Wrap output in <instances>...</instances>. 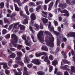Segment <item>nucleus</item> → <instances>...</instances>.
<instances>
[{
    "mask_svg": "<svg viewBox=\"0 0 75 75\" xmlns=\"http://www.w3.org/2000/svg\"><path fill=\"white\" fill-rule=\"evenodd\" d=\"M49 58L50 59V60H51V61H52V60L54 59V57H53V56H52V55H50L49 57Z\"/></svg>",
    "mask_w": 75,
    "mask_h": 75,
    "instance_id": "50",
    "label": "nucleus"
},
{
    "mask_svg": "<svg viewBox=\"0 0 75 75\" xmlns=\"http://www.w3.org/2000/svg\"><path fill=\"white\" fill-rule=\"evenodd\" d=\"M20 15V16H23V17H25V16H24V14H23V12L21 11L20 13H19Z\"/></svg>",
    "mask_w": 75,
    "mask_h": 75,
    "instance_id": "49",
    "label": "nucleus"
},
{
    "mask_svg": "<svg viewBox=\"0 0 75 75\" xmlns=\"http://www.w3.org/2000/svg\"><path fill=\"white\" fill-rule=\"evenodd\" d=\"M4 21L5 23H7V24H10V22L9 21L8 19L6 18H4Z\"/></svg>",
    "mask_w": 75,
    "mask_h": 75,
    "instance_id": "26",
    "label": "nucleus"
},
{
    "mask_svg": "<svg viewBox=\"0 0 75 75\" xmlns=\"http://www.w3.org/2000/svg\"><path fill=\"white\" fill-rule=\"evenodd\" d=\"M23 46L22 45H18V46L17 47V48L18 50H20V49H21V48H23Z\"/></svg>",
    "mask_w": 75,
    "mask_h": 75,
    "instance_id": "41",
    "label": "nucleus"
},
{
    "mask_svg": "<svg viewBox=\"0 0 75 75\" xmlns=\"http://www.w3.org/2000/svg\"><path fill=\"white\" fill-rule=\"evenodd\" d=\"M29 10L30 13H33L34 12V9L32 8H30Z\"/></svg>",
    "mask_w": 75,
    "mask_h": 75,
    "instance_id": "52",
    "label": "nucleus"
},
{
    "mask_svg": "<svg viewBox=\"0 0 75 75\" xmlns=\"http://www.w3.org/2000/svg\"><path fill=\"white\" fill-rule=\"evenodd\" d=\"M17 63L18 64L20 65H21V66H23V65H24V63H23V62L21 61V60L18 62Z\"/></svg>",
    "mask_w": 75,
    "mask_h": 75,
    "instance_id": "32",
    "label": "nucleus"
},
{
    "mask_svg": "<svg viewBox=\"0 0 75 75\" xmlns=\"http://www.w3.org/2000/svg\"><path fill=\"white\" fill-rule=\"evenodd\" d=\"M71 71L72 72H75V67H74V66H71Z\"/></svg>",
    "mask_w": 75,
    "mask_h": 75,
    "instance_id": "34",
    "label": "nucleus"
},
{
    "mask_svg": "<svg viewBox=\"0 0 75 75\" xmlns=\"http://www.w3.org/2000/svg\"><path fill=\"white\" fill-rule=\"evenodd\" d=\"M13 3H17L19 6H21L23 4H24L28 0H24L23 2H21L20 0H12Z\"/></svg>",
    "mask_w": 75,
    "mask_h": 75,
    "instance_id": "5",
    "label": "nucleus"
},
{
    "mask_svg": "<svg viewBox=\"0 0 75 75\" xmlns=\"http://www.w3.org/2000/svg\"><path fill=\"white\" fill-rule=\"evenodd\" d=\"M31 62L36 65H40L41 64V61L38 59H35L33 60Z\"/></svg>",
    "mask_w": 75,
    "mask_h": 75,
    "instance_id": "7",
    "label": "nucleus"
},
{
    "mask_svg": "<svg viewBox=\"0 0 75 75\" xmlns=\"http://www.w3.org/2000/svg\"><path fill=\"white\" fill-rule=\"evenodd\" d=\"M64 75H69V74L67 71H65L64 72Z\"/></svg>",
    "mask_w": 75,
    "mask_h": 75,
    "instance_id": "64",
    "label": "nucleus"
},
{
    "mask_svg": "<svg viewBox=\"0 0 75 75\" xmlns=\"http://www.w3.org/2000/svg\"><path fill=\"white\" fill-rule=\"evenodd\" d=\"M61 42V40L59 38H58L57 39V46H60V43Z\"/></svg>",
    "mask_w": 75,
    "mask_h": 75,
    "instance_id": "27",
    "label": "nucleus"
},
{
    "mask_svg": "<svg viewBox=\"0 0 75 75\" xmlns=\"http://www.w3.org/2000/svg\"><path fill=\"white\" fill-rule=\"evenodd\" d=\"M41 49L42 50H44V51H48V48L45 46H43Z\"/></svg>",
    "mask_w": 75,
    "mask_h": 75,
    "instance_id": "25",
    "label": "nucleus"
},
{
    "mask_svg": "<svg viewBox=\"0 0 75 75\" xmlns=\"http://www.w3.org/2000/svg\"><path fill=\"white\" fill-rule=\"evenodd\" d=\"M67 62H68V61H67V60L63 59L62 61L61 65H63L64 63L67 64Z\"/></svg>",
    "mask_w": 75,
    "mask_h": 75,
    "instance_id": "28",
    "label": "nucleus"
},
{
    "mask_svg": "<svg viewBox=\"0 0 75 75\" xmlns=\"http://www.w3.org/2000/svg\"><path fill=\"white\" fill-rule=\"evenodd\" d=\"M45 34L47 35H48L49 37V38H47V37H45V42L47 43V45L51 48H53L54 46V43H53L54 41V38L53 37V36L51 33L47 31H45Z\"/></svg>",
    "mask_w": 75,
    "mask_h": 75,
    "instance_id": "1",
    "label": "nucleus"
},
{
    "mask_svg": "<svg viewBox=\"0 0 75 75\" xmlns=\"http://www.w3.org/2000/svg\"><path fill=\"white\" fill-rule=\"evenodd\" d=\"M24 71L25 72H23V75H28V71H27L28 69H27V67H25L24 68Z\"/></svg>",
    "mask_w": 75,
    "mask_h": 75,
    "instance_id": "20",
    "label": "nucleus"
},
{
    "mask_svg": "<svg viewBox=\"0 0 75 75\" xmlns=\"http://www.w3.org/2000/svg\"><path fill=\"white\" fill-rule=\"evenodd\" d=\"M19 24H20V22H18L10 25L8 28V30H11L13 27V26H14V28H15V29H18V27H17V25H19Z\"/></svg>",
    "mask_w": 75,
    "mask_h": 75,
    "instance_id": "4",
    "label": "nucleus"
},
{
    "mask_svg": "<svg viewBox=\"0 0 75 75\" xmlns=\"http://www.w3.org/2000/svg\"><path fill=\"white\" fill-rule=\"evenodd\" d=\"M28 6L27 5L25 6V7H24V9H25V10L26 11H28Z\"/></svg>",
    "mask_w": 75,
    "mask_h": 75,
    "instance_id": "58",
    "label": "nucleus"
},
{
    "mask_svg": "<svg viewBox=\"0 0 75 75\" xmlns=\"http://www.w3.org/2000/svg\"><path fill=\"white\" fill-rule=\"evenodd\" d=\"M61 13H66L64 14H63L64 16H66L67 17V16H69V13L68 12V11L66 10H64L63 11L61 12Z\"/></svg>",
    "mask_w": 75,
    "mask_h": 75,
    "instance_id": "15",
    "label": "nucleus"
},
{
    "mask_svg": "<svg viewBox=\"0 0 75 75\" xmlns=\"http://www.w3.org/2000/svg\"><path fill=\"white\" fill-rule=\"evenodd\" d=\"M40 27V26H39V25L37 24H35V27L36 29H35V30H37L38 28H39V27Z\"/></svg>",
    "mask_w": 75,
    "mask_h": 75,
    "instance_id": "39",
    "label": "nucleus"
},
{
    "mask_svg": "<svg viewBox=\"0 0 75 75\" xmlns=\"http://www.w3.org/2000/svg\"><path fill=\"white\" fill-rule=\"evenodd\" d=\"M39 8H40V9H41V10H43V6H42V5H40L38 7Z\"/></svg>",
    "mask_w": 75,
    "mask_h": 75,
    "instance_id": "60",
    "label": "nucleus"
},
{
    "mask_svg": "<svg viewBox=\"0 0 75 75\" xmlns=\"http://www.w3.org/2000/svg\"><path fill=\"white\" fill-rule=\"evenodd\" d=\"M41 19L43 23L44 24V25H45V24H47L48 23V19L46 18H44L42 17L41 18Z\"/></svg>",
    "mask_w": 75,
    "mask_h": 75,
    "instance_id": "16",
    "label": "nucleus"
},
{
    "mask_svg": "<svg viewBox=\"0 0 75 75\" xmlns=\"http://www.w3.org/2000/svg\"><path fill=\"white\" fill-rule=\"evenodd\" d=\"M41 59H44V60L45 62H47V64H50V62L48 60V56H42L41 57Z\"/></svg>",
    "mask_w": 75,
    "mask_h": 75,
    "instance_id": "9",
    "label": "nucleus"
},
{
    "mask_svg": "<svg viewBox=\"0 0 75 75\" xmlns=\"http://www.w3.org/2000/svg\"><path fill=\"white\" fill-rule=\"evenodd\" d=\"M50 1V0H45V4H47V3H49Z\"/></svg>",
    "mask_w": 75,
    "mask_h": 75,
    "instance_id": "59",
    "label": "nucleus"
},
{
    "mask_svg": "<svg viewBox=\"0 0 75 75\" xmlns=\"http://www.w3.org/2000/svg\"><path fill=\"white\" fill-rule=\"evenodd\" d=\"M59 2V0H57L56 1V2L55 4L54 5L55 7H57V5L58 4V3Z\"/></svg>",
    "mask_w": 75,
    "mask_h": 75,
    "instance_id": "54",
    "label": "nucleus"
},
{
    "mask_svg": "<svg viewBox=\"0 0 75 75\" xmlns=\"http://www.w3.org/2000/svg\"><path fill=\"white\" fill-rule=\"evenodd\" d=\"M50 31L53 32L56 35H59V33L56 31H54V27L52 26V27L50 28Z\"/></svg>",
    "mask_w": 75,
    "mask_h": 75,
    "instance_id": "12",
    "label": "nucleus"
},
{
    "mask_svg": "<svg viewBox=\"0 0 75 75\" xmlns=\"http://www.w3.org/2000/svg\"><path fill=\"white\" fill-rule=\"evenodd\" d=\"M43 8L45 10H46L47 8V6L46 5H44L43 6Z\"/></svg>",
    "mask_w": 75,
    "mask_h": 75,
    "instance_id": "56",
    "label": "nucleus"
},
{
    "mask_svg": "<svg viewBox=\"0 0 75 75\" xmlns=\"http://www.w3.org/2000/svg\"><path fill=\"white\" fill-rule=\"evenodd\" d=\"M35 56H36V57H40L41 56V53H40L38 54V53L36 52L35 53Z\"/></svg>",
    "mask_w": 75,
    "mask_h": 75,
    "instance_id": "51",
    "label": "nucleus"
},
{
    "mask_svg": "<svg viewBox=\"0 0 75 75\" xmlns=\"http://www.w3.org/2000/svg\"><path fill=\"white\" fill-rule=\"evenodd\" d=\"M49 71L50 72H51L52 71V70L53 69V67L51 65H50L49 67Z\"/></svg>",
    "mask_w": 75,
    "mask_h": 75,
    "instance_id": "37",
    "label": "nucleus"
},
{
    "mask_svg": "<svg viewBox=\"0 0 75 75\" xmlns=\"http://www.w3.org/2000/svg\"><path fill=\"white\" fill-rule=\"evenodd\" d=\"M13 63V61L11 60H10L8 62V65L9 67H11V64Z\"/></svg>",
    "mask_w": 75,
    "mask_h": 75,
    "instance_id": "36",
    "label": "nucleus"
},
{
    "mask_svg": "<svg viewBox=\"0 0 75 75\" xmlns=\"http://www.w3.org/2000/svg\"><path fill=\"white\" fill-rule=\"evenodd\" d=\"M22 37L23 40H25V44L26 45H28V46H29V47H30L31 46V44L30 43H27V40H26V37H27V35H23Z\"/></svg>",
    "mask_w": 75,
    "mask_h": 75,
    "instance_id": "8",
    "label": "nucleus"
},
{
    "mask_svg": "<svg viewBox=\"0 0 75 75\" xmlns=\"http://www.w3.org/2000/svg\"><path fill=\"white\" fill-rule=\"evenodd\" d=\"M67 3L70 5H72L73 3L75 4V0H73L72 2L71 0H66Z\"/></svg>",
    "mask_w": 75,
    "mask_h": 75,
    "instance_id": "14",
    "label": "nucleus"
},
{
    "mask_svg": "<svg viewBox=\"0 0 75 75\" xmlns=\"http://www.w3.org/2000/svg\"><path fill=\"white\" fill-rule=\"evenodd\" d=\"M15 75H21V72H19L18 73L16 72V73H15Z\"/></svg>",
    "mask_w": 75,
    "mask_h": 75,
    "instance_id": "63",
    "label": "nucleus"
},
{
    "mask_svg": "<svg viewBox=\"0 0 75 75\" xmlns=\"http://www.w3.org/2000/svg\"><path fill=\"white\" fill-rule=\"evenodd\" d=\"M15 8V11H18L19 10H21V8H19L18 7Z\"/></svg>",
    "mask_w": 75,
    "mask_h": 75,
    "instance_id": "55",
    "label": "nucleus"
},
{
    "mask_svg": "<svg viewBox=\"0 0 75 75\" xmlns=\"http://www.w3.org/2000/svg\"><path fill=\"white\" fill-rule=\"evenodd\" d=\"M61 69H64L66 71H69L70 69H69V66L68 65H65L64 66H61L60 67Z\"/></svg>",
    "mask_w": 75,
    "mask_h": 75,
    "instance_id": "10",
    "label": "nucleus"
},
{
    "mask_svg": "<svg viewBox=\"0 0 75 75\" xmlns=\"http://www.w3.org/2000/svg\"><path fill=\"white\" fill-rule=\"evenodd\" d=\"M7 30L5 29H4L2 30V33L3 34H5L7 33Z\"/></svg>",
    "mask_w": 75,
    "mask_h": 75,
    "instance_id": "47",
    "label": "nucleus"
},
{
    "mask_svg": "<svg viewBox=\"0 0 75 75\" xmlns=\"http://www.w3.org/2000/svg\"><path fill=\"white\" fill-rule=\"evenodd\" d=\"M10 49L11 51H16L15 48L13 47L10 48Z\"/></svg>",
    "mask_w": 75,
    "mask_h": 75,
    "instance_id": "61",
    "label": "nucleus"
},
{
    "mask_svg": "<svg viewBox=\"0 0 75 75\" xmlns=\"http://www.w3.org/2000/svg\"><path fill=\"white\" fill-rule=\"evenodd\" d=\"M59 7H62V8H64L63 7H65V5L60 4L59 5Z\"/></svg>",
    "mask_w": 75,
    "mask_h": 75,
    "instance_id": "43",
    "label": "nucleus"
},
{
    "mask_svg": "<svg viewBox=\"0 0 75 75\" xmlns=\"http://www.w3.org/2000/svg\"><path fill=\"white\" fill-rule=\"evenodd\" d=\"M45 73L42 71H39L38 72L37 74L39 75H44Z\"/></svg>",
    "mask_w": 75,
    "mask_h": 75,
    "instance_id": "35",
    "label": "nucleus"
},
{
    "mask_svg": "<svg viewBox=\"0 0 75 75\" xmlns=\"http://www.w3.org/2000/svg\"><path fill=\"white\" fill-rule=\"evenodd\" d=\"M15 41H12L11 43V44L13 45L14 47H15V48H17L18 46V45L16 43V42H16Z\"/></svg>",
    "mask_w": 75,
    "mask_h": 75,
    "instance_id": "21",
    "label": "nucleus"
},
{
    "mask_svg": "<svg viewBox=\"0 0 75 75\" xmlns=\"http://www.w3.org/2000/svg\"><path fill=\"white\" fill-rule=\"evenodd\" d=\"M62 72H58L57 74V75H63Z\"/></svg>",
    "mask_w": 75,
    "mask_h": 75,
    "instance_id": "62",
    "label": "nucleus"
},
{
    "mask_svg": "<svg viewBox=\"0 0 75 75\" xmlns=\"http://www.w3.org/2000/svg\"><path fill=\"white\" fill-rule=\"evenodd\" d=\"M16 61H17L18 62H19L20 61H21V58L20 57H16L15 58Z\"/></svg>",
    "mask_w": 75,
    "mask_h": 75,
    "instance_id": "42",
    "label": "nucleus"
},
{
    "mask_svg": "<svg viewBox=\"0 0 75 75\" xmlns=\"http://www.w3.org/2000/svg\"><path fill=\"white\" fill-rule=\"evenodd\" d=\"M41 13L42 16V17H45V18H47V17L48 12L42 11H41Z\"/></svg>",
    "mask_w": 75,
    "mask_h": 75,
    "instance_id": "13",
    "label": "nucleus"
},
{
    "mask_svg": "<svg viewBox=\"0 0 75 75\" xmlns=\"http://www.w3.org/2000/svg\"><path fill=\"white\" fill-rule=\"evenodd\" d=\"M10 34H8L5 36V38H6L7 39L10 38Z\"/></svg>",
    "mask_w": 75,
    "mask_h": 75,
    "instance_id": "48",
    "label": "nucleus"
},
{
    "mask_svg": "<svg viewBox=\"0 0 75 75\" xmlns=\"http://www.w3.org/2000/svg\"><path fill=\"white\" fill-rule=\"evenodd\" d=\"M42 1H36V5H37V6H38V5H39V4H42Z\"/></svg>",
    "mask_w": 75,
    "mask_h": 75,
    "instance_id": "46",
    "label": "nucleus"
},
{
    "mask_svg": "<svg viewBox=\"0 0 75 75\" xmlns=\"http://www.w3.org/2000/svg\"><path fill=\"white\" fill-rule=\"evenodd\" d=\"M27 67L28 68H31L33 67V64H28Z\"/></svg>",
    "mask_w": 75,
    "mask_h": 75,
    "instance_id": "53",
    "label": "nucleus"
},
{
    "mask_svg": "<svg viewBox=\"0 0 75 75\" xmlns=\"http://www.w3.org/2000/svg\"><path fill=\"white\" fill-rule=\"evenodd\" d=\"M62 54L64 56V58H65V59L67 58V55H66V54H65V52H64V51H62Z\"/></svg>",
    "mask_w": 75,
    "mask_h": 75,
    "instance_id": "30",
    "label": "nucleus"
},
{
    "mask_svg": "<svg viewBox=\"0 0 75 75\" xmlns=\"http://www.w3.org/2000/svg\"><path fill=\"white\" fill-rule=\"evenodd\" d=\"M0 6L1 8H3L4 6V4L3 2H1L0 4Z\"/></svg>",
    "mask_w": 75,
    "mask_h": 75,
    "instance_id": "40",
    "label": "nucleus"
},
{
    "mask_svg": "<svg viewBox=\"0 0 75 75\" xmlns=\"http://www.w3.org/2000/svg\"><path fill=\"white\" fill-rule=\"evenodd\" d=\"M71 55H74V56L72 57V58L73 59V61L75 62V52H74V50H71Z\"/></svg>",
    "mask_w": 75,
    "mask_h": 75,
    "instance_id": "22",
    "label": "nucleus"
},
{
    "mask_svg": "<svg viewBox=\"0 0 75 75\" xmlns=\"http://www.w3.org/2000/svg\"><path fill=\"white\" fill-rule=\"evenodd\" d=\"M7 64L6 63H3V62H0V65H3L4 66L3 68L4 69H6L7 68Z\"/></svg>",
    "mask_w": 75,
    "mask_h": 75,
    "instance_id": "18",
    "label": "nucleus"
},
{
    "mask_svg": "<svg viewBox=\"0 0 75 75\" xmlns=\"http://www.w3.org/2000/svg\"><path fill=\"white\" fill-rule=\"evenodd\" d=\"M30 17L31 18V22L30 24L29 29L32 33H35V31L33 30V28H32L31 25H34V21H32V20H35V19L36 18V16H35V14L34 13H32L30 15Z\"/></svg>",
    "mask_w": 75,
    "mask_h": 75,
    "instance_id": "2",
    "label": "nucleus"
},
{
    "mask_svg": "<svg viewBox=\"0 0 75 75\" xmlns=\"http://www.w3.org/2000/svg\"><path fill=\"white\" fill-rule=\"evenodd\" d=\"M23 24H28V19L26 18L24 20L23 22Z\"/></svg>",
    "mask_w": 75,
    "mask_h": 75,
    "instance_id": "31",
    "label": "nucleus"
},
{
    "mask_svg": "<svg viewBox=\"0 0 75 75\" xmlns=\"http://www.w3.org/2000/svg\"><path fill=\"white\" fill-rule=\"evenodd\" d=\"M52 64L54 67H55V65L58 64V62H57V60H54L52 62Z\"/></svg>",
    "mask_w": 75,
    "mask_h": 75,
    "instance_id": "24",
    "label": "nucleus"
},
{
    "mask_svg": "<svg viewBox=\"0 0 75 75\" xmlns=\"http://www.w3.org/2000/svg\"><path fill=\"white\" fill-rule=\"evenodd\" d=\"M41 55H45V56H43V57H45V56H47V54L46 52H42L41 53Z\"/></svg>",
    "mask_w": 75,
    "mask_h": 75,
    "instance_id": "45",
    "label": "nucleus"
},
{
    "mask_svg": "<svg viewBox=\"0 0 75 75\" xmlns=\"http://www.w3.org/2000/svg\"><path fill=\"white\" fill-rule=\"evenodd\" d=\"M17 55L18 57H22L23 56V54H22L21 52H17Z\"/></svg>",
    "mask_w": 75,
    "mask_h": 75,
    "instance_id": "33",
    "label": "nucleus"
},
{
    "mask_svg": "<svg viewBox=\"0 0 75 75\" xmlns=\"http://www.w3.org/2000/svg\"><path fill=\"white\" fill-rule=\"evenodd\" d=\"M67 37H75V33L74 32H71L67 34L66 35Z\"/></svg>",
    "mask_w": 75,
    "mask_h": 75,
    "instance_id": "11",
    "label": "nucleus"
},
{
    "mask_svg": "<svg viewBox=\"0 0 75 75\" xmlns=\"http://www.w3.org/2000/svg\"><path fill=\"white\" fill-rule=\"evenodd\" d=\"M11 39L13 40L12 41H15V42H17L18 41V38L16 34H12L11 35Z\"/></svg>",
    "mask_w": 75,
    "mask_h": 75,
    "instance_id": "6",
    "label": "nucleus"
},
{
    "mask_svg": "<svg viewBox=\"0 0 75 75\" xmlns=\"http://www.w3.org/2000/svg\"><path fill=\"white\" fill-rule=\"evenodd\" d=\"M10 70H5V73L6 75H10Z\"/></svg>",
    "mask_w": 75,
    "mask_h": 75,
    "instance_id": "44",
    "label": "nucleus"
},
{
    "mask_svg": "<svg viewBox=\"0 0 75 75\" xmlns=\"http://www.w3.org/2000/svg\"><path fill=\"white\" fill-rule=\"evenodd\" d=\"M17 27L18 28H18H20V29L21 30H25V26H24L23 25L20 24Z\"/></svg>",
    "mask_w": 75,
    "mask_h": 75,
    "instance_id": "17",
    "label": "nucleus"
},
{
    "mask_svg": "<svg viewBox=\"0 0 75 75\" xmlns=\"http://www.w3.org/2000/svg\"><path fill=\"white\" fill-rule=\"evenodd\" d=\"M29 4L30 6H33L34 7L36 6V5L35 4L32 2H30Z\"/></svg>",
    "mask_w": 75,
    "mask_h": 75,
    "instance_id": "38",
    "label": "nucleus"
},
{
    "mask_svg": "<svg viewBox=\"0 0 75 75\" xmlns=\"http://www.w3.org/2000/svg\"><path fill=\"white\" fill-rule=\"evenodd\" d=\"M43 34V31H40L39 32L38 34H37L38 39L41 43H43L44 44H45V43H43L44 42V37H42Z\"/></svg>",
    "mask_w": 75,
    "mask_h": 75,
    "instance_id": "3",
    "label": "nucleus"
},
{
    "mask_svg": "<svg viewBox=\"0 0 75 75\" xmlns=\"http://www.w3.org/2000/svg\"><path fill=\"white\" fill-rule=\"evenodd\" d=\"M18 65L16 64H15L13 65V67L14 68H18Z\"/></svg>",
    "mask_w": 75,
    "mask_h": 75,
    "instance_id": "57",
    "label": "nucleus"
},
{
    "mask_svg": "<svg viewBox=\"0 0 75 75\" xmlns=\"http://www.w3.org/2000/svg\"><path fill=\"white\" fill-rule=\"evenodd\" d=\"M30 61V59L27 57V56L25 55V57L24 58V62H27V63H28L29 61Z\"/></svg>",
    "mask_w": 75,
    "mask_h": 75,
    "instance_id": "19",
    "label": "nucleus"
},
{
    "mask_svg": "<svg viewBox=\"0 0 75 75\" xmlns=\"http://www.w3.org/2000/svg\"><path fill=\"white\" fill-rule=\"evenodd\" d=\"M27 40V43H28V44H33V43L31 42V40H30V37H27V40Z\"/></svg>",
    "mask_w": 75,
    "mask_h": 75,
    "instance_id": "23",
    "label": "nucleus"
},
{
    "mask_svg": "<svg viewBox=\"0 0 75 75\" xmlns=\"http://www.w3.org/2000/svg\"><path fill=\"white\" fill-rule=\"evenodd\" d=\"M16 54L14 53H12L11 55H10L8 56L9 58H15L16 57Z\"/></svg>",
    "mask_w": 75,
    "mask_h": 75,
    "instance_id": "29",
    "label": "nucleus"
}]
</instances>
